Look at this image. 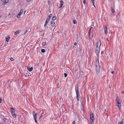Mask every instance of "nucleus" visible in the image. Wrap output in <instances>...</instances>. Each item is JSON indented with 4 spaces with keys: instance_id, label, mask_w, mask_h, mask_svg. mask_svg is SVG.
<instances>
[{
    "instance_id": "nucleus-1",
    "label": "nucleus",
    "mask_w": 124,
    "mask_h": 124,
    "mask_svg": "<svg viewBox=\"0 0 124 124\" xmlns=\"http://www.w3.org/2000/svg\"><path fill=\"white\" fill-rule=\"evenodd\" d=\"M95 67L96 70V73H99L100 70V65L98 58V59L96 61Z\"/></svg>"
},
{
    "instance_id": "nucleus-2",
    "label": "nucleus",
    "mask_w": 124,
    "mask_h": 124,
    "mask_svg": "<svg viewBox=\"0 0 124 124\" xmlns=\"http://www.w3.org/2000/svg\"><path fill=\"white\" fill-rule=\"evenodd\" d=\"M116 101L117 103V106L120 108L121 107V104L120 101V99L118 98V96H117V98L116 99Z\"/></svg>"
},
{
    "instance_id": "nucleus-3",
    "label": "nucleus",
    "mask_w": 124,
    "mask_h": 124,
    "mask_svg": "<svg viewBox=\"0 0 124 124\" xmlns=\"http://www.w3.org/2000/svg\"><path fill=\"white\" fill-rule=\"evenodd\" d=\"M90 123L91 124H92L93 123L94 120V116L93 113H92L90 114Z\"/></svg>"
},
{
    "instance_id": "nucleus-4",
    "label": "nucleus",
    "mask_w": 124,
    "mask_h": 124,
    "mask_svg": "<svg viewBox=\"0 0 124 124\" xmlns=\"http://www.w3.org/2000/svg\"><path fill=\"white\" fill-rule=\"evenodd\" d=\"M76 93L77 95V99L78 100V101L79 100L80 98V96H79V92L78 91V86H77V90L76 91Z\"/></svg>"
},
{
    "instance_id": "nucleus-5",
    "label": "nucleus",
    "mask_w": 124,
    "mask_h": 124,
    "mask_svg": "<svg viewBox=\"0 0 124 124\" xmlns=\"http://www.w3.org/2000/svg\"><path fill=\"white\" fill-rule=\"evenodd\" d=\"M100 51V47H96L95 50L96 53V55L98 56L99 54Z\"/></svg>"
},
{
    "instance_id": "nucleus-6",
    "label": "nucleus",
    "mask_w": 124,
    "mask_h": 124,
    "mask_svg": "<svg viewBox=\"0 0 124 124\" xmlns=\"http://www.w3.org/2000/svg\"><path fill=\"white\" fill-rule=\"evenodd\" d=\"M80 101L81 102V105H82V108H81V109L83 111V113H84V112H85V110H84V106H83V104H84L83 103H84V101H82H82H81V100H80Z\"/></svg>"
},
{
    "instance_id": "nucleus-7",
    "label": "nucleus",
    "mask_w": 124,
    "mask_h": 124,
    "mask_svg": "<svg viewBox=\"0 0 124 124\" xmlns=\"http://www.w3.org/2000/svg\"><path fill=\"white\" fill-rule=\"evenodd\" d=\"M93 28L92 27H91L90 29L89 30V37L91 36L90 34H91V32H92V33L93 32Z\"/></svg>"
},
{
    "instance_id": "nucleus-8",
    "label": "nucleus",
    "mask_w": 124,
    "mask_h": 124,
    "mask_svg": "<svg viewBox=\"0 0 124 124\" xmlns=\"http://www.w3.org/2000/svg\"><path fill=\"white\" fill-rule=\"evenodd\" d=\"M104 30L105 34L107 35L108 34V28L105 25L104 27Z\"/></svg>"
},
{
    "instance_id": "nucleus-9",
    "label": "nucleus",
    "mask_w": 124,
    "mask_h": 124,
    "mask_svg": "<svg viewBox=\"0 0 124 124\" xmlns=\"http://www.w3.org/2000/svg\"><path fill=\"white\" fill-rule=\"evenodd\" d=\"M23 9H22L19 12L17 16V18L20 17V16L19 17V16H20L21 15V14L23 12Z\"/></svg>"
},
{
    "instance_id": "nucleus-10",
    "label": "nucleus",
    "mask_w": 124,
    "mask_h": 124,
    "mask_svg": "<svg viewBox=\"0 0 124 124\" xmlns=\"http://www.w3.org/2000/svg\"><path fill=\"white\" fill-rule=\"evenodd\" d=\"M50 19L49 18H47L46 20V22L45 24L44 25V27H45L46 25H47L48 23L49 22V21Z\"/></svg>"
},
{
    "instance_id": "nucleus-11",
    "label": "nucleus",
    "mask_w": 124,
    "mask_h": 124,
    "mask_svg": "<svg viewBox=\"0 0 124 124\" xmlns=\"http://www.w3.org/2000/svg\"><path fill=\"white\" fill-rule=\"evenodd\" d=\"M101 42L100 41V40H99V41H98L97 45L96 47H100L101 45Z\"/></svg>"
},
{
    "instance_id": "nucleus-12",
    "label": "nucleus",
    "mask_w": 124,
    "mask_h": 124,
    "mask_svg": "<svg viewBox=\"0 0 124 124\" xmlns=\"http://www.w3.org/2000/svg\"><path fill=\"white\" fill-rule=\"evenodd\" d=\"M12 116L14 117H16V115L15 113V111L12 110Z\"/></svg>"
},
{
    "instance_id": "nucleus-13",
    "label": "nucleus",
    "mask_w": 124,
    "mask_h": 124,
    "mask_svg": "<svg viewBox=\"0 0 124 124\" xmlns=\"http://www.w3.org/2000/svg\"><path fill=\"white\" fill-rule=\"evenodd\" d=\"M63 1L62 0H61V1H60V6L59 7V8H61L62 5H63Z\"/></svg>"
},
{
    "instance_id": "nucleus-14",
    "label": "nucleus",
    "mask_w": 124,
    "mask_h": 124,
    "mask_svg": "<svg viewBox=\"0 0 124 124\" xmlns=\"http://www.w3.org/2000/svg\"><path fill=\"white\" fill-rule=\"evenodd\" d=\"M27 69L30 72L31 71L33 70V68L32 67L30 68L28 66L27 67Z\"/></svg>"
},
{
    "instance_id": "nucleus-15",
    "label": "nucleus",
    "mask_w": 124,
    "mask_h": 124,
    "mask_svg": "<svg viewBox=\"0 0 124 124\" xmlns=\"http://www.w3.org/2000/svg\"><path fill=\"white\" fill-rule=\"evenodd\" d=\"M21 31L20 30H18L15 31L14 33L15 35H16L17 34H19L21 32Z\"/></svg>"
},
{
    "instance_id": "nucleus-16",
    "label": "nucleus",
    "mask_w": 124,
    "mask_h": 124,
    "mask_svg": "<svg viewBox=\"0 0 124 124\" xmlns=\"http://www.w3.org/2000/svg\"><path fill=\"white\" fill-rule=\"evenodd\" d=\"M55 23L53 21H52L51 22V25L52 26L54 27L55 25Z\"/></svg>"
},
{
    "instance_id": "nucleus-17",
    "label": "nucleus",
    "mask_w": 124,
    "mask_h": 124,
    "mask_svg": "<svg viewBox=\"0 0 124 124\" xmlns=\"http://www.w3.org/2000/svg\"><path fill=\"white\" fill-rule=\"evenodd\" d=\"M105 54L106 56H107V58H108V57L109 55V54L108 53V51H106L105 52Z\"/></svg>"
},
{
    "instance_id": "nucleus-18",
    "label": "nucleus",
    "mask_w": 124,
    "mask_h": 124,
    "mask_svg": "<svg viewBox=\"0 0 124 124\" xmlns=\"http://www.w3.org/2000/svg\"><path fill=\"white\" fill-rule=\"evenodd\" d=\"M8 0H5V1L3 3L2 5H4L6 3H8Z\"/></svg>"
},
{
    "instance_id": "nucleus-19",
    "label": "nucleus",
    "mask_w": 124,
    "mask_h": 124,
    "mask_svg": "<svg viewBox=\"0 0 124 124\" xmlns=\"http://www.w3.org/2000/svg\"><path fill=\"white\" fill-rule=\"evenodd\" d=\"M10 39L9 36H7L6 37V40L7 42H8L9 40Z\"/></svg>"
},
{
    "instance_id": "nucleus-20",
    "label": "nucleus",
    "mask_w": 124,
    "mask_h": 124,
    "mask_svg": "<svg viewBox=\"0 0 124 124\" xmlns=\"http://www.w3.org/2000/svg\"><path fill=\"white\" fill-rule=\"evenodd\" d=\"M37 113H36V114H34V115H33L34 119L37 118Z\"/></svg>"
},
{
    "instance_id": "nucleus-21",
    "label": "nucleus",
    "mask_w": 124,
    "mask_h": 124,
    "mask_svg": "<svg viewBox=\"0 0 124 124\" xmlns=\"http://www.w3.org/2000/svg\"><path fill=\"white\" fill-rule=\"evenodd\" d=\"M52 14H50L49 15V16H47V18H49V19H50L51 17L52 16Z\"/></svg>"
},
{
    "instance_id": "nucleus-22",
    "label": "nucleus",
    "mask_w": 124,
    "mask_h": 124,
    "mask_svg": "<svg viewBox=\"0 0 124 124\" xmlns=\"http://www.w3.org/2000/svg\"><path fill=\"white\" fill-rule=\"evenodd\" d=\"M111 11L113 13H115V11L114 9L112 8H111Z\"/></svg>"
},
{
    "instance_id": "nucleus-23",
    "label": "nucleus",
    "mask_w": 124,
    "mask_h": 124,
    "mask_svg": "<svg viewBox=\"0 0 124 124\" xmlns=\"http://www.w3.org/2000/svg\"><path fill=\"white\" fill-rule=\"evenodd\" d=\"M107 41L106 42V43L108 44H109V43L110 42H109V40L108 39V38L107 39Z\"/></svg>"
},
{
    "instance_id": "nucleus-24",
    "label": "nucleus",
    "mask_w": 124,
    "mask_h": 124,
    "mask_svg": "<svg viewBox=\"0 0 124 124\" xmlns=\"http://www.w3.org/2000/svg\"><path fill=\"white\" fill-rule=\"evenodd\" d=\"M92 2L93 3V5L94 6V7H95V8H96L94 4V0H92Z\"/></svg>"
},
{
    "instance_id": "nucleus-25",
    "label": "nucleus",
    "mask_w": 124,
    "mask_h": 124,
    "mask_svg": "<svg viewBox=\"0 0 124 124\" xmlns=\"http://www.w3.org/2000/svg\"><path fill=\"white\" fill-rule=\"evenodd\" d=\"M56 19V17L55 16H53L52 18V20H55Z\"/></svg>"
},
{
    "instance_id": "nucleus-26",
    "label": "nucleus",
    "mask_w": 124,
    "mask_h": 124,
    "mask_svg": "<svg viewBox=\"0 0 124 124\" xmlns=\"http://www.w3.org/2000/svg\"><path fill=\"white\" fill-rule=\"evenodd\" d=\"M41 51L43 53H44L45 52V49H41Z\"/></svg>"
},
{
    "instance_id": "nucleus-27",
    "label": "nucleus",
    "mask_w": 124,
    "mask_h": 124,
    "mask_svg": "<svg viewBox=\"0 0 124 124\" xmlns=\"http://www.w3.org/2000/svg\"><path fill=\"white\" fill-rule=\"evenodd\" d=\"M118 124H123V122L122 121H119L118 122Z\"/></svg>"
},
{
    "instance_id": "nucleus-28",
    "label": "nucleus",
    "mask_w": 124,
    "mask_h": 124,
    "mask_svg": "<svg viewBox=\"0 0 124 124\" xmlns=\"http://www.w3.org/2000/svg\"><path fill=\"white\" fill-rule=\"evenodd\" d=\"M73 23L75 24H76L77 23L76 21L75 20H74L73 21Z\"/></svg>"
},
{
    "instance_id": "nucleus-29",
    "label": "nucleus",
    "mask_w": 124,
    "mask_h": 124,
    "mask_svg": "<svg viewBox=\"0 0 124 124\" xmlns=\"http://www.w3.org/2000/svg\"><path fill=\"white\" fill-rule=\"evenodd\" d=\"M48 3L49 5V6L51 4V1L50 0L48 1Z\"/></svg>"
},
{
    "instance_id": "nucleus-30",
    "label": "nucleus",
    "mask_w": 124,
    "mask_h": 124,
    "mask_svg": "<svg viewBox=\"0 0 124 124\" xmlns=\"http://www.w3.org/2000/svg\"><path fill=\"white\" fill-rule=\"evenodd\" d=\"M42 44L43 45L45 46L46 45V43L45 42H43L42 43Z\"/></svg>"
},
{
    "instance_id": "nucleus-31",
    "label": "nucleus",
    "mask_w": 124,
    "mask_h": 124,
    "mask_svg": "<svg viewBox=\"0 0 124 124\" xmlns=\"http://www.w3.org/2000/svg\"><path fill=\"white\" fill-rule=\"evenodd\" d=\"M64 77L65 78L68 75L66 73H64Z\"/></svg>"
},
{
    "instance_id": "nucleus-32",
    "label": "nucleus",
    "mask_w": 124,
    "mask_h": 124,
    "mask_svg": "<svg viewBox=\"0 0 124 124\" xmlns=\"http://www.w3.org/2000/svg\"><path fill=\"white\" fill-rule=\"evenodd\" d=\"M44 113H42V114H41V116H40V117H39V119H40L41 118V117H42V116H43V115L44 114Z\"/></svg>"
},
{
    "instance_id": "nucleus-33",
    "label": "nucleus",
    "mask_w": 124,
    "mask_h": 124,
    "mask_svg": "<svg viewBox=\"0 0 124 124\" xmlns=\"http://www.w3.org/2000/svg\"><path fill=\"white\" fill-rule=\"evenodd\" d=\"M10 60L11 61H13L14 60V59L13 58H12V57H11L10 58Z\"/></svg>"
},
{
    "instance_id": "nucleus-34",
    "label": "nucleus",
    "mask_w": 124,
    "mask_h": 124,
    "mask_svg": "<svg viewBox=\"0 0 124 124\" xmlns=\"http://www.w3.org/2000/svg\"><path fill=\"white\" fill-rule=\"evenodd\" d=\"M86 0H84L83 2L84 4H85L86 3Z\"/></svg>"
},
{
    "instance_id": "nucleus-35",
    "label": "nucleus",
    "mask_w": 124,
    "mask_h": 124,
    "mask_svg": "<svg viewBox=\"0 0 124 124\" xmlns=\"http://www.w3.org/2000/svg\"><path fill=\"white\" fill-rule=\"evenodd\" d=\"M34 120H35V122L36 123H38V122H37V118H35V119H34Z\"/></svg>"
},
{
    "instance_id": "nucleus-36",
    "label": "nucleus",
    "mask_w": 124,
    "mask_h": 124,
    "mask_svg": "<svg viewBox=\"0 0 124 124\" xmlns=\"http://www.w3.org/2000/svg\"><path fill=\"white\" fill-rule=\"evenodd\" d=\"M105 112L106 111H107V112L108 111V108L107 107V109H105Z\"/></svg>"
},
{
    "instance_id": "nucleus-37",
    "label": "nucleus",
    "mask_w": 124,
    "mask_h": 124,
    "mask_svg": "<svg viewBox=\"0 0 124 124\" xmlns=\"http://www.w3.org/2000/svg\"><path fill=\"white\" fill-rule=\"evenodd\" d=\"M27 32V30H25L24 32V34H25Z\"/></svg>"
},
{
    "instance_id": "nucleus-38",
    "label": "nucleus",
    "mask_w": 124,
    "mask_h": 124,
    "mask_svg": "<svg viewBox=\"0 0 124 124\" xmlns=\"http://www.w3.org/2000/svg\"><path fill=\"white\" fill-rule=\"evenodd\" d=\"M11 110H12H12H13V111H15V110H14V109L13 108H11Z\"/></svg>"
},
{
    "instance_id": "nucleus-39",
    "label": "nucleus",
    "mask_w": 124,
    "mask_h": 124,
    "mask_svg": "<svg viewBox=\"0 0 124 124\" xmlns=\"http://www.w3.org/2000/svg\"><path fill=\"white\" fill-rule=\"evenodd\" d=\"M36 113H35V112L34 111H33V115H34V114H36Z\"/></svg>"
},
{
    "instance_id": "nucleus-40",
    "label": "nucleus",
    "mask_w": 124,
    "mask_h": 124,
    "mask_svg": "<svg viewBox=\"0 0 124 124\" xmlns=\"http://www.w3.org/2000/svg\"><path fill=\"white\" fill-rule=\"evenodd\" d=\"M73 124H76L75 122V120H74L73 121Z\"/></svg>"
},
{
    "instance_id": "nucleus-41",
    "label": "nucleus",
    "mask_w": 124,
    "mask_h": 124,
    "mask_svg": "<svg viewBox=\"0 0 124 124\" xmlns=\"http://www.w3.org/2000/svg\"><path fill=\"white\" fill-rule=\"evenodd\" d=\"M74 45H75V46H76V45H77V43H76V42H75V43H74Z\"/></svg>"
},
{
    "instance_id": "nucleus-42",
    "label": "nucleus",
    "mask_w": 124,
    "mask_h": 124,
    "mask_svg": "<svg viewBox=\"0 0 124 124\" xmlns=\"http://www.w3.org/2000/svg\"><path fill=\"white\" fill-rule=\"evenodd\" d=\"M31 0H26V1L27 2H29L31 1Z\"/></svg>"
},
{
    "instance_id": "nucleus-43",
    "label": "nucleus",
    "mask_w": 124,
    "mask_h": 124,
    "mask_svg": "<svg viewBox=\"0 0 124 124\" xmlns=\"http://www.w3.org/2000/svg\"><path fill=\"white\" fill-rule=\"evenodd\" d=\"M2 102V99L1 98H0V103H1Z\"/></svg>"
},
{
    "instance_id": "nucleus-44",
    "label": "nucleus",
    "mask_w": 124,
    "mask_h": 124,
    "mask_svg": "<svg viewBox=\"0 0 124 124\" xmlns=\"http://www.w3.org/2000/svg\"><path fill=\"white\" fill-rule=\"evenodd\" d=\"M6 119L5 118H4L3 119V121H6Z\"/></svg>"
},
{
    "instance_id": "nucleus-45",
    "label": "nucleus",
    "mask_w": 124,
    "mask_h": 124,
    "mask_svg": "<svg viewBox=\"0 0 124 124\" xmlns=\"http://www.w3.org/2000/svg\"><path fill=\"white\" fill-rule=\"evenodd\" d=\"M111 73L112 74H114V71H112V72H111Z\"/></svg>"
},
{
    "instance_id": "nucleus-46",
    "label": "nucleus",
    "mask_w": 124,
    "mask_h": 124,
    "mask_svg": "<svg viewBox=\"0 0 124 124\" xmlns=\"http://www.w3.org/2000/svg\"><path fill=\"white\" fill-rule=\"evenodd\" d=\"M2 1H4V0H1Z\"/></svg>"
},
{
    "instance_id": "nucleus-47",
    "label": "nucleus",
    "mask_w": 124,
    "mask_h": 124,
    "mask_svg": "<svg viewBox=\"0 0 124 124\" xmlns=\"http://www.w3.org/2000/svg\"><path fill=\"white\" fill-rule=\"evenodd\" d=\"M122 93H124V91L122 92Z\"/></svg>"
},
{
    "instance_id": "nucleus-48",
    "label": "nucleus",
    "mask_w": 124,
    "mask_h": 124,
    "mask_svg": "<svg viewBox=\"0 0 124 124\" xmlns=\"http://www.w3.org/2000/svg\"><path fill=\"white\" fill-rule=\"evenodd\" d=\"M25 12H26V11H24V14H25Z\"/></svg>"
},
{
    "instance_id": "nucleus-49",
    "label": "nucleus",
    "mask_w": 124,
    "mask_h": 124,
    "mask_svg": "<svg viewBox=\"0 0 124 124\" xmlns=\"http://www.w3.org/2000/svg\"><path fill=\"white\" fill-rule=\"evenodd\" d=\"M1 16H0V18H1Z\"/></svg>"
},
{
    "instance_id": "nucleus-50",
    "label": "nucleus",
    "mask_w": 124,
    "mask_h": 124,
    "mask_svg": "<svg viewBox=\"0 0 124 124\" xmlns=\"http://www.w3.org/2000/svg\"><path fill=\"white\" fill-rule=\"evenodd\" d=\"M92 25L93 26V25Z\"/></svg>"
}]
</instances>
